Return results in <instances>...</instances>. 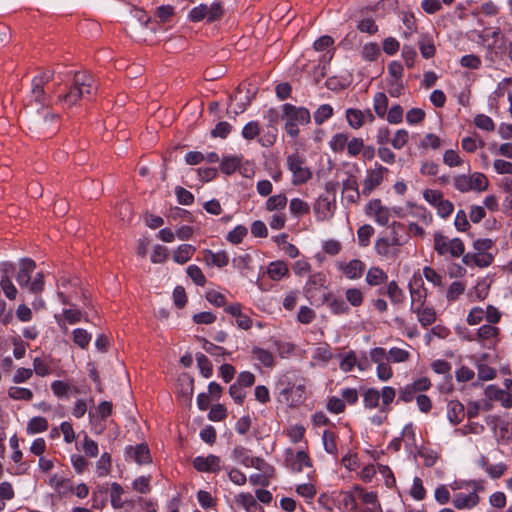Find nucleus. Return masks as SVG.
<instances>
[{"label":"nucleus","instance_id":"7","mask_svg":"<svg viewBox=\"0 0 512 512\" xmlns=\"http://www.w3.org/2000/svg\"><path fill=\"white\" fill-rule=\"evenodd\" d=\"M386 173H388V169L382 165H376L375 168L368 169L362 184V195L368 197L378 186H380Z\"/></svg>","mask_w":512,"mask_h":512},{"label":"nucleus","instance_id":"11","mask_svg":"<svg viewBox=\"0 0 512 512\" xmlns=\"http://www.w3.org/2000/svg\"><path fill=\"white\" fill-rule=\"evenodd\" d=\"M494 261L492 253H471L463 255L462 262L469 267L485 268L490 266Z\"/></svg>","mask_w":512,"mask_h":512},{"label":"nucleus","instance_id":"48","mask_svg":"<svg viewBox=\"0 0 512 512\" xmlns=\"http://www.w3.org/2000/svg\"><path fill=\"white\" fill-rule=\"evenodd\" d=\"M73 341L80 348H86L90 341L91 335L84 329L77 328L73 331Z\"/></svg>","mask_w":512,"mask_h":512},{"label":"nucleus","instance_id":"17","mask_svg":"<svg viewBox=\"0 0 512 512\" xmlns=\"http://www.w3.org/2000/svg\"><path fill=\"white\" fill-rule=\"evenodd\" d=\"M339 268L342 270V272L345 274V276L349 279H358L362 276L365 264L358 260L353 259L349 263H341L339 265Z\"/></svg>","mask_w":512,"mask_h":512},{"label":"nucleus","instance_id":"4","mask_svg":"<svg viewBox=\"0 0 512 512\" xmlns=\"http://www.w3.org/2000/svg\"><path fill=\"white\" fill-rule=\"evenodd\" d=\"M434 250L440 256L449 254L453 258L463 257L465 246L461 239H448L440 232L434 234Z\"/></svg>","mask_w":512,"mask_h":512},{"label":"nucleus","instance_id":"26","mask_svg":"<svg viewBox=\"0 0 512 512\" xmlns=\"http://www.w3.org/2000/svg\"><path fill=\"white\" fill-rule=\"evenodd\" d=\"M412 312L417 314L418 321L424 327L431 325L436 320V312L431 307H416Z\"/></svg>","mask_w":512,"mask_h":512},{"label":"nucleus","instance_id":"5","mask_svg":"<svg viewBox=\"0 0 512 512\" xmlns=\"http://www.w3.org/2000/svg\"><path fill=\"white\" fill-rule=\"evenodd\" d=\"M286 165L292 173V184L300 185L306 183L312 177V172L306 165L305 159L298 153L287 156Z\"/></svg>","mask_w":512,"mask_h":512},{"label":"nucleus","instance_id":"44","mask_svg":"<svg viewBox=\"0 0 512 512\" xmlns=\"http://www.w3.org/2000/svg\"><path fill=\"white\" fill-rule=\"evenodd\" d=\"M111 467V456L108 453L101 455L100 459L96 463V472L98 476H107L110 472Z\"/></svg>","mask_w":512,"mask_h":512},{"label":"nucleus","instance_id":"63","mask_svg":"<svg viewBox=\"0 0 512 512\" xmlns=\"http://www.w3.org/2000/svg\"><path fill=\"white\" fill-rule=\"evenodd\" d=\"M370 359L373 363L379 364L389 361L388 352L382 347H376L370 350Z\"/></svg>","mask_w":512,"mask_h":512},{"label":"nucleus","instance_id":"19","mask_svg":"<svg viewBox=\"0 0 512 512\" xmlns=\"http://www.w3.org/2000/svg\"><path fill=\"white\" fill-rule=\"evenodd\" d=\"M314 211L319 220H326L333 215L334 204L328 199V197H319L314 206Z\"/></svg>","mask_w":512,"mask_h":512},{"label":"nucleus","instance_id":"23","mask_svg":"<svg viewBox=\"0 0 512 512\" xmlns=\"http://www.w3.org/2000/svg\"><path fill=\"white\" fill-rule=\"evenodd\" d=\"M289 273L288 266L283 261H274L271 262L268 266L267 274L268 276L275 281H278L284 277H286Z\"/></svg>","mask_w":512,"mask_h":512},{"label":"nucleus","instance_id":"39","mask_svg":"<svg viewBox=\"0 0 512 512\" xmlns=\"http://www.w3.org/2000/svg\"><path fill=\"white\" fill-rule=\"evenodd\" d=\"M347 154L350 157H357L364 150V140L360 137H350L347 146Z\"/></svg>","mask_w":512,"mask_h":512},{"label":"nucleus","instance_id":"62","mask_svg":"<svg viewBox=\"0 0 512 512\" xmlns=\"http://www.w3.org/2000/svg\"><path fill=\"white\" fill-rule=\"evenodd\" d=\"M409 140V133L405 129L398 130L393 139L391 140V144L395 149H402Z\"/></svg>","mask_w":512,"mask_h":512},{"label":"nucleus","instance_id":"20","mask_svg":"<svg viewBox=\"0 0 512 512\" xmlns=\"http://www.w3.org/2000/svg\"><path fill=\"white\" fill-rule=\"evenodd\" d=\"M447 417L452 424H459L465 417V408L457 400H451L447 404Z\"/></svg>","mask_w":512,"mask_h":512},{"label":"nucleus","instance_id":"12","mask_svg":"<svg viewBox=\"0 0 512 512\" xmlns=\"http://www.w3.org/2000/svg\"><path fill=\"white\" fill-rule=\"evenodd\" d=\"M36 264L30 258H23L20 263V269L17 273L16 280L20 286H28L31 281V274L35 270Z\"/></svg>","mask_w":512,"mask_h":512},{"label":"nucleus","instance_id":"15","mask_svg":"<svg viewBox=\"0 0 512 512\" xmlns=\"http://www.w3.org/2000/svg\"><path fill=\"white\" fill-rule=\"evenodd\" d=\"M375 250L379 256L387 259H395L400 253V249L394 247L386 237L377 239L375 243Z\"/></svg>","mask_w":512,"mask_h":512},{"label":"nucleus","instance_id":"52","mask_svg":"<svg viewBox=\"0 0 512 512\" xmlns=\"http://www.w3.org/2000/svg\"><path fill=\"white\" fill-rule=\"evenodd\" d=\"M357 364V357L354 351H349L345 356L342 358L339 364V368L343 372H350L353 370V368Z\"/></svg>","mask_w":512,"mask_h":512},{"label":"nucleus","instance_id":"36","mask_svg":"<svg viewBox=\"0 0 512 512\" xmlns=\"http://www.w3.org/2000/svg\"><path fill=\"white\" fill-rule=\"evenodd\" d=\"M322 442L327 453L333 455L337 454L336 435L334 432L325 430L322 435Z\"/></svg>","mask_w":512,"mask_h":512},{"label":"nucleus","instance_id":"24","mask_svg":"<svg viewBox=\"0 0 512 512\" xmlns=\"http://www.w3.org/2000/svg\"><path fill=\"white\" fill-rule=\"evenodd\" d=\"M324 303L334 314H345L349 311V307L343 299L337 298L331 294H328L324 297Z\"/></svg>","mask_w":512,"mask_h":512},{"label":"nucleus","instance_id":"43","mask_svg":"<svg viewBox=\"0 0 512 512\" xmlns=\"http://www.w3.org/2000/svg\"><path fill=\"white\" fill-rule=\"evenodd\" d=\"M465 284L460 281H454L450 284L447 290L446 298L449 302H453L465 291Z\"/></svg>","mask_w":512,"mask_h":512},{"label":"nucleus","instance_id":"10","mask_svg":"<svg viewBox=\"0 0 512 512\" xmlns=\"http://www.w3.org/2000/svg\"><path fill=\"white\" fill-rule=\"evenodd\" d=\"M221 460L214 454H209L206 457L197 456L193 460V467L199 472L217 473L220 471Z\"/></svg>","mask_w":512,"mask_h":512},{"label":"nucleus","instance_id":"54","mask_svg":"<svg viewBox=\"0 0 512 512\" xmlns=\"http://www.w3.org/2000/svg\"><path fill=\"white\" fill-rule=\"evenodd\" d=\"M51 390L59 398H62V397L68 398L69 392L71 390V386L64 381L56 380V381L52 382Z\"/></svg>","mask_w":512,"mask_h":512},{"label":"nucleus","instance_id":"6","mask_svg":"<svg viewBox=\"0 0 512 512\" xmlns=\"http://www.w3.org/2000/svg\"><path fill=\"white\" fill-rule=\"evenodd\" d=\"M57 115L44 110L42 114L34 116L30 120V129L41 133H52L57 129Z\"/></svg>","mask_w":512,"mask_h":512},{"label":"nucleus","instance_id":"22","mask_svg":"<svg viewBox=\"0 0 512 512\" xmlns=\"http://www.w3.org/2000/svg\"><path fill=\"white\" fill-rule=\"evenodd\" d=\"M123 493H124V490L119 483L114 482L111 484L110 498H111V505L114 509H122L126 503L131 506L133 505L132 501H124L122 499Z\"/></svg>","mask_w":512,"mask_h":512},{"label":"nucleus","instance_id":"59","mask_svg":"<svg viewBox=\"0 0 512 512\" xmlns=\"http://www.w3.org/2000/svg\"><path fill=\"white\" fill-rule=\"evenodd\" d=\"M187 274L193 282L199 286H203L206 283V278L202 270L197 265H190L187 268Z\"/></svg>","mask_w":512,"mask_h":512},{"label":"nucleus","instance_id":"25","mask_svg":"<svg viewBox=\"0 0 512 512\" xmlns=\"http://www.w3.org/2000/svg\"><path fill=\"white\" fill-rule=\"evenodd\" d=\"M350 136L347 133H336L330 141L329 147L334 153H343L347 149Z\"/></svg>","mask_w":512,"mask_h":512},{"label":"nucleus","instance_id":"55","mask_svg":"<svg viewBox=\"0 0 512 512\" xmlns=\"http://www.w3.org/2000/svg\"><path fill=\"white\" fill-rule=\"evenodd\" d=\"M380 55V48L376 43H367L363 46L362 57L368 61H374Z\"/></svg>","mask_w":512,"mask_h":512},{"label":"nucleus","instance_id":"50","mask_svg":"<svg viewBox=\"0 0 512 512\" xmlns=\"http://www.w3.org/2000/svg\"><path fill=\"white\" fill-rule=\"evenodd\" d=\"M10 398L14 400H26L29 401L33 397V393L30 389L22 387H11L8 391Z\"/></svg>","mask_w":512,"mask_h":512},{"label":"nucleus","instance_id":"46","mask_svg":"<svg viewBox=\"0 0 512 512\" xmlns=\"http://www.w3.org/2000/svg\"><path fill=\"white\" fill-rule=\"evenodd\" d=\"M472 190L484 191L488 187L487 177L479 172H475L470 175Z\"/></svg>","mask_w":512,"mask_h":512},{"label":"nucleus","instance_id":"47","mask_svg":"<svg viewBox=\"0 0 512 512\" xmlns=\"http://www.w3.org/2000/svg\"><path fill=\"white\" fill-rule=\"evenodd\" d=\"M197 365L205 378H209L212 375V364L210 360L203 353L196 354Z\"/></svg>","mask_w":512,"mask_h":512},{"label":"nucleus","instance_id":"41","mask_svg":"<svg viewBox=\"0 0 512 512\" xmlns=\"http://www.w3.org/2000/svg\"><path fill=\"white\" fill-rule=\"evenodd\" d=\"M333 115V108L329 104H323L314 112V121L317 125H321Z\"/></svg>","mask_w":512,"mask_h":512},{"label":"nucleus","instance_id":"49","mask_svg":"<svg viewBox=\"0 0 512 512\" xmlns=\"http://www.w3.org/2000/svg\"><path fill=\"white\" fill-rule=\"evenodd\" d=\"M453 185L459 192L465 193L472 190L470 175H457L453 177Z\"/></svg>","mask_w":512,"mask_h":512},{"label":"nucleus","instance_id":"9","mask_svg":"<svg viewBox=\"0 0 512 512\" xmlns=\"http://www.w3.org/2000/svg\"><path fill=\"white\" fill-rule=\"evenodd\" d=\"M366 213L373 216L376 223L381 226L387 225L391 216L390 209L383 206L380 199L370 201L366 207Z\"/></svg>","mask_w":512,"mask_h":512},{"label":"nucleus","instance_id":"30","mask_svg":"<svg viewBox=\"0 0 512 512\" xmlns=\"http://www.w3.org/2000/svg\"><path fill=\"white\" fill-rule=\"evenodd\" d=\"M47 429H48V421L46 420V418L37 416V417L31 418L28 421L27 427H26V432L29 435H33V434L44 432Z\"/></svg>","mask_w":512,"mask_h":512},{"label":"nucleus","instance_id":"2","mask_svg":"<svg viewBox=\"0 0 512 512\" xmlns=\"http://www.w3.org/2000/svg\"><path fill=\"white\" fill-rule=\"evenodd\" d=\"M282 112V119L285 120L284 129L292 138L299 135V125H306L311 120L309 110L304 107H296L286 103L282 107Z\"/></svg>","mask_w":512,"mask_h":512},{"label":"nucleus","instance_id":"58","mask_svg":"<svg viewBox=\"0 0 512 512\" xmlns=\"http://www.w3.org/2000/svg\"><path fill=\"white\" fill-rule=\"evenodd\" d=\"M443 162L445 165L449 167H457L463 164V160L460 158L458 153L453 149L445 151L443 155Z\"/></svg>","mask_w":512,"mask_h":512},{"label":"nucleus","instance_id":"34","mask_svg":"<svg viewBox=\"0 0 512 512\" xmlns=\"http://www.w3.org/2000/svg\"><path fill=\"white\" fill-rule=\"evenodd\" d=\"M287 201V197L282 193L270 196L266 201V209L268 211L283 210L287 205Z\"/></svg>","mask_w":512,"mask_h":512},{"label":"nucleus","instance_id":"45","mask_svg":"<svg viewBox=\"0 0 512 512\" xmlns=\"http://www.w3.org/2000/svg\"><path fill=\"white\" fill-rule=\"evenodd\" d=\"M387 295L395 304H400L404 301V293L395 281H391L388 284Z\"/></svg>","mask_w":512,"mask_h":512},{"label":"nucleus","instance_id":"31","mask_svg":"<svg viewBox=\"0 0 512 512\" xmlns=\"http://www.w3.org/2000/svg\"><path fill=\"white\" fill-rule=\"evenodd\" d=\"M387 274L379 267H372L366 275V282L371 286H378L387 281Z\"/></svg>","mask_w":512,"mask_h":512},{"label":"nucleus","instance_id":"40","mask_svg":"<svg viewBox=\"0 0 512 512\" xmlns=\"http://www.w3.org/2000/svg\"><path fill=\"white\" fill-rule=\"evenodd\" d=\"M235 502L244 507L247 512H252V508H257V502L250 493H240L235 496Z\"/></svg>","mask_w":512,"mask_h":512},{"label":"nucleus","instance_id":"42","mask_svg":"<svg viewBox=\"0 0 512 512\" xmlns=\"http://www.w3.org/2000/svg\"><path fill=\"white\" fill-rule=\"evenodd\" d=\"M232 457L235 461L239 462L245 467H249L250 461L253 458L249 455V451L242 446H236L233 449Z\"/></svg>","mask_w":512,"mask_h":512},{"label":"nucleus","instance_id":"3","mask_svg":"<svg viewBox=\"0 0 512 512\" xmlns=\"http://www.w3.org/2000/svg\"><path fill=\"white\" fill-rule=\"evenodd\" d=\"M396 390L391 386H384L381 391L369 388L363 393V404L367 409L380 407V411H388V406L393 402Z\"/></svg>","mask_w":512,"mask_h":512},{"label":"nucleus","instance_id":"35","mask_svg":"<svg viewBox=\"0 0 512 512\" xmlns=\"http://www.w3.org/2000/svg\"><path fill=\"white\" fill-rule=\"evenodd\" d=\"M289 209L296 217L304 216L310 212L309 204L299 198H293L290 201Z\"/></svg>","mask_w":512,"mask_h":512},{"label":"nucleus","instance_id":"53","mask_svg":"<svg viewBox=\"0 0 512 512\" xmlns=\"http://www.w3.org/2000/svg\"><path fill=\"white\" fill-rule=\"evenodd\" d=\"M388 356L389 361L393 363H402L409 359L410 354L404 349L393 347L388 351Z\"/></svg>","mask_w":512,"mask_h":512},{"label":"nucleus","instance_id":"57","mask_svg":"<svg viewBox=\"0 0 512 512\" xmlns=\"http://www.w3.org/2000/svg\"><path fill=\"white\" fill-rule=\"evenodd\" d=\"M247 228L238 225L232 231H230L227 235V240L232 244H239L242 242L243 238L247 235Z\"/></svg>","mask_w":512,"mask_h":512},{"label":"nucleus","instance_id":"8","mask_svg":"<svg viewBox=\"0 0 512 512\" xmlns=\"http://www.w3.org/2000/svg\"><path fill=\"white\" fill-rule=\"evenodd\" d=\"M342 194L349 204H358L360 201L362 193L359 191L357 177L350 172H346V178L342 181Z\"/></svg>","mask_w":512,"mask_h":512},{"label":"nucleus","instance_id":"28","mask_svg":"<svg viewBox=\"0 0 512 512\" xmlns=\"http://www.w3.org/2000/svg\"><path fill=\"white\" fill-rule=\"evenodd\" d=\"M195 251L196 249L194 246L190 244H182L174 252L173 259L178 264H185L192 258Z\"/></svg>","mask_w":512,"mask_h":512},{"label":"nucleus","instance_id":"27","mask_svg":"<svg viewBox=\"0 0 512 512\" xmlns=\"http://www.w3.org/2000/svg\"><path fill=\"white\" fill-rule=\"evenodd\" d=\"M47 95L44 90V85L38 80L32 81V88L30 92V101H34L37 105L44 107L46 105Z\"/></svg>","mask_w":512,"mask_h":512},{"label":"nucleus","instance_id":"37","mask_svg":"<svg viewBox=\"0 0 512 512\" xmlns=\"http://www.w3.org/2000/svg\"><path fill=\"white\" fill-rule=\"evenodd\" d=\"M374 110L375 113L383 118L387 113L388 98L384 93L378 92L375 94L374 99Z\"/></svg>","mask_w":512,"mask_h":512},{"label":"nucleus","instance_id":"51","mask_svg":"<svg viewBox=\"0 0 512 512\" xmlns=\"http://www.w3.org/2000/svg\"><path fill=\"white\" fill-rule=\"evenodd\" d=\"M374 234V228L371 225L365 224L357 231L359 245L366 247L369 244L371 236Z\"/></svg>","mask_w":512,"mask_h":512},{"label":"nucleus","instance_id":"18","mask_svg":"<svg viewBox=\"0 0 512 512\" xmlns=\"http://www.w3.org/2000/svg\"><path fill=\"white\" fill-rule=\"evenodd\" d=\"M485 394L491 400L494 399L500 401L505 408H510L512 406V395L494 385H489L485 390Z\"/></svg>","mask_w":512,"mask_h":512},{"label":"nucleus","instance_id":"13","mask_svg":"<svg viewBox=\"0 0 512 512\" xmlns=\"http://www.w3.org/2000/svg\"><path fill=\"white\" fill-rule=\"evenodd\" d=\"M126 453L130 459L134 460L139 465L148 464L151 462L150 452L148 446L145 444L129 447Z\"/></svg>","mask_w":512,"mask_h":512},{"label":"nucleus","instance_id":"60","mask_svg":"<svg viewBox=\"0 0 512 512\" xmlns=\"http://www.w3.org/2000/svg\"><path fill=\"white\" fill-rule=\"evenodd\" d=\"M208 6L206 4H200L197 7H194L189 13V19L192 22H199L205 18L208 19Z\"/></svg>","mask_w":512,"mask_h":512},{"label":"nucleus","instance_id":"61","mask_svg":"<svg viewBox=\"0 0 512 512\" xmlns=\"http://www.w3.org/2000/svg\"><path fill=\"white\" fill-rule=\"evenodd\" d=\"M474 123L479 129L485 131H493L495 129V124L493 120L489 116L484 114H478L474 118Z\"/></svg>","mask_w":512,"mask_h":512},{"label":"nucleus","instance_id":"64","mask_svg":"<svg viewBox=\"0 0 512 512\" xmlns=\"http://www.w3.org/2000/svg\"><path fill=\"white\" fill-rule=\"evenodd\" d=\"M240 165V160L237 157H226L221 162V170L225 174H232Z\"/></svg>","mask_w":512,"mask_h":512},{"label":"nucleus","instance_id":"38","mask_svg":"<svg viewBox=\"0 0 512 512\" xmlns=\"http://www.w3.org/2000/svg\"><path fill=\"white\" fill-rule=\"evenodd\" d=\"M311 460L308 454L304 451H298L291 463V468L294 471L300 472L304 467H311Z\"/></svg>","mask_w":512,"mask_h":512},{"label":"nucleus","instance_id":"16","mask_svg":"<svg viewBox=\"0 0 512 512\" xmlns=\"http://www.w3.org/2000/svg\"><path fill=\"white\" fill-rule=\"evenodd\" d=\"M403 231L404 224H402L401 222H393L391 224L390 235L387 236L386 239L389 240L394 247L400 249V247L406 244L407 241L409 240V236L407 234H401V232Z\"/></svg>","mask_w":512,"mask_h":512},{"label":"nucleus","instance_id":"32","mask_svg":"<svg viewBox=\"0 0 512 512\" xmlns=\"http://www.w3.org/2000/svg\"><path fill=\"white\" fill-rule=\"evenodd\" d=\"M418 44L422 57L429 59L434 56L436 49L431 37L428 35H421Z\"/></svg>","mask_w":512,"mask_h":512},{"label":"nucleus","instance_id":"1","mask_svg":"<svg viewBox=\"0 0 512 512\" xmlns=\"http://www.w3.org/2000/svg\"><path fill=\"white\" fill-rule=\"evenodd\" d=\"M97 91V86L92 75L86 72H77L74 75L73 84L69 91L59 96V101L69 107L76 105L81 98H85Z\"/></svg>","mask_w":512,"mask_h":512},{"label":"nucleus","instance_id":"21","mask_svg":"<svg viewBox=\"0 0 512 512\" xmlns=\"http://www.w3.org/2000/svg\"><path fill=\"white\" fill-rule=\"evenodd\" d=\"M204 261L208 265H215L217 267H224L229 263V257L226 252L220 251L217 253L212 252L211 250L204 251Z\"/></svg>","mask_w":512,"mask_h":512},{"label":"nucleus","instance_id":"14","mask_svg":"<svg viewBox=\"0 0 512 512\" xmlns=\"http://www.w3.org/2000/svg\"><path fill=\"white\" fill-rule=\"evenodd\" d=\"M453 505L457 509H470L479 503V496L476 491L465 493H457L453 498Z\"/></svg>","mask_w":512,"mask_h":512},{"label":"nucleus","instance_id":"33","mask_svg":"<svg viewBox=\"0 0 512 512\" xmlns=\"http://www.w3.org/2000/svg\"><path fill=\"white\" fill-rule=\"evenodd\" d=\"M253 357L262 363L265 367H272L274 365L275 357L274 355L265 349L254 347L252 349Z\"/></svg>","mask_w":512,"mask_h":512},{"label":"nucleus","instance_id":"56","mask_svg":"<svg viewBox=\"0 0 512 512\" xmlns=\"http://www.w3.org/2000/svg\"><path fill=\"white\" fill-rule=\"evenodd\" d=\"M0 285H1V288L5 294V296L9 299V300H14L17 296V289L16 287L14 286V284L12 283V281L10 280V277H1V280H0Z\"/></svg>","mask_w":512,"mask_h":512},{"label":"nucleus","instance_id":"29","mask_svg":"<svg viewBox=\"0 0 512 512\" xmlns=\"http://www.w3.org/2000/svg\"><path fill=\"white\" fill-rule=\"evenodd\" d=\"M346 120L353 129H360L364 124V112L357 108H348L346 110Z\"/></svg>","mask_w":512,"mask_h":512}]
</instances>
